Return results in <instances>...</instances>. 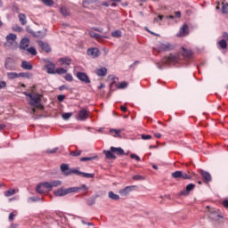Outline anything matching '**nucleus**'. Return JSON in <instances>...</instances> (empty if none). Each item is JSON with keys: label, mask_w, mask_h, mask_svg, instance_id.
I'll return each instance as SVG.
<instances>
[{"label": "nucleus", "mask_w": 228, "mask_h": 228, "mask_svg": "<svg viewBox=\"0 0 228 228\" xmlns=\"http://www.w3.org/2000/svg\"><path fill=\"white\" fill-rule=\"evenodd\" d=\"M59 63L61 65H70V63H72V59H70L69 57H62L59 59Z\"/></svg>", "instance_id": "nucleus-22"}, {"label": "nucleus", "mask_w": 228, "mask_h": 228, "mask_svg": "<svg viewBox=\"0 0 228 228\" xmlns=\"http://www.w3.org/2000/svg\"><path fill=\"white\" fill-rule=\"evenodd\" d=\"M159 51H170L172 49V45L170 43H166V44H160L159 45Z\"/></svg>", "instance_id": "nucleus-19"}, {"label": "nucleus", "mask_w": 228, "mask_h": 228, "mask_svg": "<svg viewBox=\"0 0 228 228\" xmlns=\"http://www.w3.org/2000/svg\"><path fill=\"white\" fill-rule=\"evenodd\" d=\"M178 62H179V56L175 54H169L168 56H166L161 60L162 64L157 63V67L160 70H163V69H165L164 65H175V63H178Z\"/></svg>", "instance_id": "nucleus-1"}, {"label": "nucleus", "mask_w": 228, "mask_h": 228, "mask_svg": "<svg viewBox=\"0 0 228 228\" xmlns=\"http://www.w3.org/2000/svg\"><path fill=\"white\" fill-rule=\"evenodd\" d=\"M134 188H136V186L134 185L126 186L124 189L119 190V193L120 195H123L124 197H126V195H129L130 191H133Z\"/></svg>", "instance_id": "nucleus-12"}, {"label": "nucleus", "mask_w": 228, "mask_h": 228, "mask_svg": "<svg viewBox=\"0 0 228 228\" xmlns=\"http://www.w3.org/2000/svg\"><path fill=\"white\" fill-rule=\"evenodd\" d=\"M223 38H224V40L228 41V33L227 32L223 33Z\"/></svg>", "instance_id": "nucleus-58"}, {"label": "nucleus", "mask_w": 228, "mask_h": 228, "mask_svg": "<svg viewBox=\"0 0 228 228\" xmlns=\"http://www.w3.org/2000/svg\"><path fill=\"white\" fill-rule=\"evenodd\" d=\"M218 45L221 49H227V41H225V39H222L218 42Z\"/></svg>", "instance_id": "nucleus-35"}, {"label": "nucleus", "mask_w": 228, "mask_h": 228, "mask_svg": "<svg viewBox=\"0 0 228 228\" xmlns=\"http://www.w3.org/2000/svg\"><path fill=\"white\" fill-rule=\"evenodd\" d=\"M53 194L55 197H65V195H67V189L60 188L57 191H54Z\"/></svg>", "instance_id": "nucleus-23"}, {"label": "nucleus", "mask_w": 228, "mask_h": 228, "mask_svg": "<svg viewBox=\"0 0 228 228\" xmlns=\"http://www.w3.org/2000/svg\"><path fill=\"white\" fill-rule=\"evenodd\" d=\"M95 74L99 77H104L108 74V69L106 68H101L95 70Z\"/></svg>", "instance_id": "nucleus-24"}, {"label": "nucleus", "mask_w": 228, "mask_h": 228, "mask_svg": "<svg viewBox=\"0 0 228 228\" xmlns=\"http://www.w3.org/2000/svg\"><path fill=\"white\" fill-rule=\"evenodd\" d=\"M3 88H6V82L0 81V90H3Z\"/></svg>", "instance_id": "nucleus-54"}, {"label": "nucleus", "mask_w": 228, "mask_h": 228, "mask_svg": "<svg viewBox=\"0 0 228 228\" xmlns=\"http://www.w3.org/2000/svg\"><path fill=\"white\" fill-rule=\"evenodd\" d=\"M23 94L26 95L27 97H29L31 99V96L33 95L32 94L23 92Z\"/></svg>", "instance_id": "nucleus-61"}, {"label": "nucleus", "mask_w": 228, "mask_h": 228, "mask_svg": "<svg viewBox=\"0 0 228 228\" xmlns=\"http://www.w3.org/2000/svg\"><path fill=\"white\" fill-rule=\"evenodd\" d=\"M45 68L47 70V74H56V65L52 61H47Z\"/></svg>", "instance_id": "nucleus-7"}, {"label": "nucleus", "mask_w": 228, "mask_h": 228, "mask_svg": "<svg viewBox=\"0 0 228 228\" xmlns=\"http://www.w3.org/2000/svg\"><path fill=\"white\" fill-rule=\"evenodd\" d=\"M29 47V38L24 37L21 39L20 43V49H23V51H26Z\"/></svg>", "instance_id": "nucleus-13"}, {"label": "nucleus", "mask_w": 228, "mask_h": 228, "mask_svg": "<svg viewBox=\"0 0 228 228\" xmlns=\"http://www.w3.org/2000/svg\"><path fill=\"white\" fill-rule=\"evenodd\" d=\"M18 17L21 26H26V24H28V20H26V14L20 13Z\"/></svg>", "instance_id": "nucleus-27"}, {"label": "nucleus", "mask_w": 228, "mask_h": 228, "mask_svg": "<svg viewBox=\"0 0 228 228\" xmlns=\"http://www.w3.org/2000/svg\"><path fill=\"white\" fill-rule=\"evenodd\" d=\"M64 79L69 83H72V81H74V77H72V74L68 73L64 76Z\"/></svg>", "instance_id": "nucleus-42"}, {"label": "nucleus", "mask_w": 228, "mask_h": 228, "mask_svg": "<svg viewBox=\"0 0 228 228\" xmlns=\"http://www.w3.org/2000/svg\"><path fill=\"white\" fill-rule=\"evenodd\" d=\"M122 133V130L120 129H115L111 128L110 130V134L114 137V138H122V135L120 134Z\"/></svg>", "instance_id": "nucleus-16"}, {"label": "nucleus", "mask_w": 228, "mask_h": 228, "mask_svg": "<svg viewBox=\"0 0 228 228\" xmlns=\"http://www.w3.org/2000/svg\"><path fill=\"white\" fill-rule=\"evenodd\" d=\"M111 37H113V38H120V37H122V31L115 30V31L111 32Z\"/></svg>", "instance_id": "nucleus-34"}, {"label": "nucleus", "mask_w": 228, "mask_h": 228, "mask_svg": "<svg viewBox=\"0 0 228 228\" xmlns=\"http://www.w3.org/2000/svg\"><path fill=\"white\" fill-rule=\"evenodd\" d=\"M50 183L52 184V188H56L58 186H61V181H60V180H54Z\"/></svg>", "instance_id": "nucleus-37"}, {"label": "nucleus", "mask_w": 228, "mask_h": 228, "mask_svg": "<svg viewBox=\"0 0 228 228\" xmlns=\"http://www.w3.org/2000/svg\"><path fill=\"white\" fill-rule=\"evenodd\" d=\"M21 69H24V70H32L33 64H31V62H29L28 61H22Z\"/></svg>", "instance_id": "nucleus-21"}, {"label": "nucleus", "mask_w": 228, "mask_h": 228, "mask_svg": "<svg viewBox=\"0 0 228 228\" xmlns=\"http://www.w3.org/2000/svg\"><path fill=\"white\" fill-rule=\"evenodd\" d=\"M60 12L64 17H69V15H70V12H69V9H67V7H61Z\"/></svg>", "instance_id": "nucleus-31"}, {"label": "nucleus", "mask_w": 228, "mask_h": 228, "mask_svg": "<svg viewBox=\"0 0 228 228\" xmlns=\"http://www.w3.org/2000/svg\"><path fill=\"white\" fill-rule=\"evenodd\" d=\"M109 199H111V200H118L120 199V196L118 194H115L112 191H109Z\"/></svg>", "instance_id": "nucleus-29"}, {"label": "nucleus", "mask_w": 228, "mask_h": 228, "mask_svg": "<svg viewBox=\"0 0 228 228\" xmlns=\"http://www.w3.org/2000/svg\"><path fill=\"white\" fill-rule=\"evenodd\" d=\"M61 172L65 175V177H69V175H72V174H77V168H69V164H61Z\"/></svg>", "instance_id": "nucleus-3"}, {"label": "nucleus", "mask_w": 228, "mask_h": 228, "mask_svg": "<svg viewBox=\"0 0 228 228\" xmlns=\"http://www.w3.org/2000/svg\"><path fill=\"white\" fill-rule=\"evenodd\" d=\"M222 12L223 13H227L228 12V4H223Z\"/></svg>", "instance_id": "nucleus-50"}, {"label": "nucleus", "mask_w": 228, "mask_h": 228, "mask_svg": "<svg viewBox=\"0 0 228 228\" xmlns=\"http://www.w3.org/2000/svg\"><path fill=\"white\" fill-rule=\"evenodd\" d=\"M223 206H224V208H228V200H224L223 201Z\"/></svg>", "instance_id": "nucleus-59"}, {"label": "nucleus", "mask_w": 228, "mask_h": 228, "mask_svg": "<svg viewBox=\"0 0 228 228\" xmlns=\"http://www.w3.org/2000/svg\"><path fill=\"white\" fill-rule=\"evenodd\" d=\"M37 44L43 51H45V53H51V46H49L48 43H45L44 41H38Z\"/></svg>", "instance_id": "nucleus-14"}, {"label": "nucleus", "mask_w": 228, "mask_h": 228, "mask_svg": "<svg viewBox=\"0 0 228 228\" xmlns=\"http://www.w3.org/2000/svg\"><path fill=\"white\" fill-rule=\"evenodd\" d=\"M81 191V188L79 187H70L66 189V193L69 195V193H78V191Z\"/></svg>", "instance_id": "nucleus-28"}, {"label": "nucleus", "mask_w": 228, "mask_h": 228, "mask_svg": "<svg viewBox=\"0 0 228 228\" xmlns=\"http://www.w3.org/2000/svg\"><path fill=\"white\" fill-rule=\"evenodd\" d=\"M8 79H17L19 78V73L16 72H7Z\"/></svg>", "instance_id": "nucleus-30"}, {"label": "nucleus", "mask_w": 228, "mask_h": 228, "mask_svg": "<svg viewBox=\"0 0 228 228\" xmlns=\"http://www.w3.org/2000/svg\"><path fill=\"white\" fill-rule=\"evenodd\" d=\"M110 151L111 152H116V154H118V156H124L125 152L124 150L122 148H115V147H110Z\"/></svg>", "instance_id": "nucleus-25"}, {"label": "nucleus", "mask_w": 228, "mask_h": 228, "mask_svg": "<svg viewBox=\"0 0 228 228\" xmlns=\"http://www.w3.org/2000/svg\"><path fill=\"white\" fill-rule=\"evenodd\" d=\"M13 216H14V215H13V213H11L10 215H9V220L12 222V220H13Z\"/></svg>", "instance_id": "nucleus-63"}, {"label": "nucleus", "mask_w": 228, "mask_h": 228, "mask_svg": "<svg viewBox=\"0 0 228 228\" xmlns=\"http://www.w3.org/2000/svg\"><path fill=\"white\" fill-rule=\"evenodd\" d=\"M29 54H32V56H37V49L35 47L31 46L29 48L26 49Z\"/></svg>", "instance_id": "nucleus-43"}, {"label": "nucleus", "mask_w": 228, "mask_h": 228, "mask_svg": "<svg viewBox=\"0 0 228 228\" xmlns=\"http://www.w3.org/2000/svg\"><path fill=\"white\" fill-rule=\"evenodd\" d=\"M117 86L118 88L124 89V88H127V84L126 82H121V83H118Z\"/></svg>", "instance_id": "nucleus-48"}, {"label": "nucleus", "mask_w": 228, "mask_h": 228, "mask_svg": "<svg viewBox=\"0 0 228 228\" xmlns=\"http://www.w3.org/2000/svg\"><path fill=\"white\" fill-rule=\"evenodd\" d=\"M40 188H45L46 190H52V184L51 182H45V183H40L39 184L37 185L36 191L37 193H45V191H40Z\"/></svg>", "instance_id": "nucleus-6"}, {"label": "nucleus", "mask_w": 228, "mask_h": 228, "mask_svg": "<svg viewBox=\"0 0 228 228\" xmlns=\"http://www.w3.org/2000/svg\"><path fill=\"white\" fill-rule=\"evenodd\" d=\"M89 36L92 37V38H95L96 40H99V38H102V37L98 34V33H95L94 32L93 30H90L89 31Z\"/></svg>", "instance_id": "nucleus-33"}, {"label": "nucleus", "mask_w": 228, "mask_h": 228, "mask_svg": "<svg viewBox=\"0 0 228 228\" xmlns=\"http://www.w3.org/2000/svg\"><path fill=\"white\" fill-rule=\"evenodd\" d=\"M171 177H173V179H191V175L190 174H186L185 172L183 171H175L171 174Z\"/></svg>", "instance_id": "nucleus-4"}, {"label": "nucleus", "mask_w": 228, "mask_h": 228, "mask_svg": "<svg viewBox=\"0 0 228 228\" xmlns=\"http://www.w3.org/2000/svg\"><path fill=\"white\" fill-rule=\"evenodd\" d=\"M6 42L4 44V47H12V45H15L17 44V35L13 33H10L5 37Z\"/></svg>", "instance_id": "nucleus-2"}, {"label": "nucleus", "mask_w": 228, "mask_h": 228, "mask_svg": "<svg viewBox=\"0 0 228 228\" xmlns=\"http://www.w3.org/2000/svg\"><path fill=\"white\" fill-rule=\"evenodd\" d=\"M195 190V184L189 183L185 190H183L180 191V195H183V197H187V195H190V191H193Z\"/></svg>", "instance_id": "nucleus-8"}, {"label": "nucleus", "mask_w": 228, "mask_h": 228, "mask_svg": "<svg viewBox=\"0 0 228 228\" xmlns=\"http://www.w3.org/2000/svg\"><path fill=\"white\" fill-rule=\"evenodd\" d=\"M130 158H131L132 159H135V161H141L140 156H138V155H136V154H134V153L131 154V155H130Z\"/></svg>", "instance_id": "nucleus-51"}, {"label": "nucleus", "mask_w": 228, "mask_h": 228, "mask_svg": "<svg viewBox=\"0 0 228 228\" xmlns=\"http://www.w3.org/2000/svg\"><path fill=\"white\" fill-rule=\"evenodd\" d=\"M55 74H59V75L67 74V69H65L63 68H57L55 69Z\"/></svg>", "instance_id": "nucleus-44"}, {"label": "nucleus", "mask_w": 228, "mask_h": 228, "mask_svg": "<svg viewBox=\"0 0 228 228\" xmlns=\"http://www.w3.org/2000/svg\"><path fill=\"white\" fill-rule=\"evenodd\" d=\"M78 188H80V190H88L86 184H83L81 187Z\"/></svg>", "instance_id": "nucleus-64"}, {"label": "nucleus", "mask_w": 228, "mask_h": 228, "mask_svg": "<svg viewBox=\"0 0 228 228\" xmlns=\"http://www.w3.org/2000/svg\"><path fill=\"white\" fill-rule=\"evenodd\" d=\"M94 159H97V156L93 157H82L80 161H94Z\"/></svg>", "instance_id": "nucleus-36"}, {"label": "nucleus", "mask_w": 228, "mask_h": 228, "mask_svg": "<svg viewBox=\"0 0 228 228\" xmlns=\"http://www.w3.org/2000/svg\"><path fill=\"white\" fill-rule=\"evenodd\" d=\"M94 30L98 31V33H102V28H94Z\"/></svg>", "instance_id": "nucleus-62"}, {"label": "nucleus", "mask_w": 228, "mask_h": 228, "mask_svg": "<svg viewBox=\"0 0 228 228\" xmlns=\"http://www.w3.org/2000/svg\"><path fill=\"white\" fill-rule=\"evenodd\" d=\"M58 101H60V102H61V101L65 100V95L64 94H61L57 96Z\"/></svg>", "instance_id": "nucleus-55"}, {"label": "nucleus", "mask_w": 228, "mask_h": 228, "mask_svg": "<svg viewBox=\"0 0 228 228\" xmlns=\"http://www.w3.org/2000/svg\"><path fill=\"white\" fill-rule=\"evenodd\" d=\"M29 104H31V106H38V104H40V98H38L37 95L32 94L30 96Z\"/></svg>", "instance_id": "nucleus-18"}, {"label": "nucleus", "mask_w": 228, "mask_h": 228, "mask_svg": "<svg viewBox=\"0 0 228 228\" xmlns=\"http://www.w3.org/2000/svg\"><path fill=\"white\" fill-rule=\"evenodd\" d=\"M87 54L91 56V58H97L101 54V51H99L98 48H89Z\"/></svg>", "instance_id": "nucleus-11"}, {"label": "nucleus", "mask_w": 228, "mask_h": 228, "mask_svg": "<svg viewBox=\"0 0 228 228\" xmlns=\"http://www.w3.org/2000/svg\"><path fill=\"white\" fill-rule=\"evenodd\" d=\"M200 175L203 177L206 183H211V174H209V172L200 170Z\"/></svg>", "instance_id": "nucleus-15"}, {"label": "nucleus", "mask_w": 228, "mask_h": 228, "mask_svg": "<svg viewBox=\"0 0 228 228\" xmlns=\"http://www.w3.org/2000/svg\"><path fill=\"white\" fill-rule=\"evenodd\" d=\"M141 138H142V140H151V138H152V135H151V134H142Z\"/></svg>", "instance_id": "nucleus-53"}, {"label": "nucleus", "mask_w": 228, "mask_h": 228, "mask_svg": "<svg viewBox=\"0 0 228 228\" xmlns=\"http://www.w3.org/2000/svg\"><path fill=\"white\" fill-rule=\"evenodd\" d=\"M175 17L176 19H181V12L177 11V12H175Z\"/></svg>", "instance_id": "nucleus-56"}, {"label": "nucleus", "mask_w": 228, "mask_h": 228, "mask_svg": "<svg viewBox=\"0 0 228 228\" xmlns=\"http://www.w3.org/2000/svg\"><path fill=\"white\" fill-rule=\"evenodd\" d=\"M45 6H53L54 4V0H41Z\"/></svg>", "instance_id": "nucleus-41"}, {"label": "nucleus", "mask_w": 228, "mask_h": 228, "mask_svg": "<svg viewBox=\"0 0 228 228\" xmlns=\"http://www.w3.org/2000/svg\"><path fill=\"white\" fill-rule=\"evenodd\" d=\"M76 77L81 83H85V85H89V83H91L90 77L85 72L78 71L77 72Z\"/></svg>", "instance_id": "nucleus-5"}, {"label": "nucleus", "mask_w": 228, "mask_h": 228, "mask_svg": "<svg viewBox=\"0 0 228 228\" xmlns=\"http://www.w3.org/2000/svg\"><path fill=\"white\" fill-rule=\"evenodd\" d=\"M88 118V110L86 109H82L78 111L77 120L85 121Z\"/></svg>", "instance_id": "nucleus-10"}, {"label": "nucleus", "mask_w": 228, "mask_h": 228, "mask_svg": "<svg viewBox=\"0 0 228 228\" xmlns=\"http://www.w3.org/2000/svg\"><path fill=\"white\" fill-rule=\"evenodd\" d=\"M187 35H190L188 30V24H183L182 28H180V30L177 33V37H186Z\"/></svg>", "instance_id": "nucleus-9"}, {"label": "nucleus", "mask_w": 228, "mask_h": 228, "mask_svg": "<svg viewBox=\"0 0 228 228\" xmlns=\"http://www.w3.org/2000/svg\"><path fill=\"white\" fill-rule=\"evenodd\" d=\"M183 56L184 58H191L193 56V52H191V50H187L185 48H183Z\"/></svg>", "instance_id": "nucleus-26"}, {"label": "nucleus", "mask_w": 228, "mask_h": 228, "mask_svg": "<svg viewBox=\"0 0 228 228\" xmlns=\"http://www.w3.org/2000/svg\"><path fill=\"white\" fill-rule=\"evenodd\" d=\"M13 63V59L12 58H7L5 61V69L7 70H13L15 67L12 65Z\"/></svg>", "instance_id": "nucleus-20"}, {"label": "nucleus", "mask_w": 228, "mask_h": 228, "mask_svg": "<svg viewBox=\"0 0 228 228\" xmlns=\"http://www.w3.org/2000/svg\"><path fill=\"white\" fill-rule=\"evenodd\" d=\"M38 200H40L39 197H29L28 198L27 202L31 204V202H38Z\"/></svg>", "instance_id": "nucleus-40"}, {"label": "nucleus", "mask_w": 228, "mask_h": 228, "mask_svg": "<svg viewBox=\"0 0 228 228\" xmlns=\"http://www.w3.org/2000/svg\"><path fill=\"white\" fill-rule=\"evenodd\" d=\"M70 117H72V113H70V112H66V113L62 114L63 120H69V118H70Z\"/></svg>", "instance_id": "nucleus-46"}, {"label": "nucleus", "mask_w": 228, "mask_h": 228, "mask_svg": "<svg viewBox=\"0 0 228 228\" xmlns=\"http://www.w3.org/2000/svg\"><path fill=\"white\" fill-rule=\"evenodd\" d=\"M165 18V16L163 15H159L157 18H154L153 21L157 22L158 24L161 25V23H159V21L163 20V19Z\"/></svg>", "instance_id": "nucleus-47"}, {"label": "nucleus", "mask_w": 228, "mask_h": 228, "mask_svg": "<svg viewBox=\"0 0 228 228\" xmlns=\"http://www.w3.org/2000/svg\"><path fill=\"white\" fill-rule=\"evenodd\" d=\"M81 151H70V156H73L74 158L77 157V156H81Z\"/></svg>", "instance_id": "nucleus-49"}, {"label": "nucleus", "mask_w": 228, "mask_h": 228, "mask_svg": "<svg viewBox=\"0 0 228 228\" xmlns=\"http://www.w3.org/2000/svg\"><path fill=\"white\" fill-rule=\"evenodd\" d=\"M133 181H145V177L142 175H135L132 177Z\"/></svg>", "instance_id": "nucleus-38"}, {"label": "nucleus", "mask_w": 228, "mask_h": 228, "mask_svg": "<svg viewBox=\"0 0 228 228\" xmlns=\"http://www.w3.org/2000/svg\"><path fill=\"white\" fill-rule=\"evenodd\" d=\"M46 152L48 154H56V152H58V147L53 148V150H47Z\"/></svg>", "instance_id": "nucleus-52"}, {"label": "nucleus", "mask_w": 228, "mask_h": 228, "mask_svg": "<svg viewBox=\"0 0 228 228\" xmlns=\"http://www.w3.org/2000/svg\"><path fill=\"white\" fill-rule=\"evenodd\" d=\"M120 110H121V111H123L124 113H126V111H127V107L122 105V106L120 107Z\"/></svg>", "instance_id": "nucleus-57"}, {"label": "nucleus", "mask_w": 228, "mask_h": 228, "mask_svg": "<svg viewBox=\"0 0 228 228\" xmlns=\"http://www.w3.org/2000/svg\"><path fill=\"white\" fill-rule=\"evenodd\" d=\"M76 174L77 175H81L82 177H86V179H94L95 175L94 174L81 172V171H78L77 169Z\"/></svg>", "instance_id": "nucleus-17"}, {"label": "nucleus", "mask_w": 228, "mask_h": 228, "mask_svg": "<svg viewBox=\"0 0 228 228\" xmlns=\"http://www.w3.org/2000/svg\"><path fill=\"white\" fill-rule=\"evenodd\" d=\"M5 197H12V195H15V189H9L4 192Z\"/></svg>", "instance_id": "nucleus-39"}, {"label": "nucleus", "mask_w": 228, "mask_h": 228, "mask_svg": "<svg viewBox=\"0 0 228 228\" xmlns=\"http://www.w3.org/2000/svg\"><path fill=\"white\" fill-rule=\"evenodd\" d=\"M105 156L108 159H115V154L111 151H104Z\"/></svg>", "instance_id": "nucleus-32"}, {"label": "nucleus", "mask_w": 228, "mask_h": 228, "mask_svg": "<svg viewBox=\"0 0 228 228\" xmlns=\"http://www.w3.org/2000/svg\"><path fill=\"white\" fill-rule=\"evenodd\" d=\"M18 77H27V79H29L31 76L28 75V73L20 72V73H18Z\"/></svg>", "instance_id": "nucleus-45"}, {"label": "nucleus", "mask_w": 228, "mask_h": 228, "mask_svg": "<svg viewBox=\"0 0 228 228\" xmlns=\"http://www.w3.org/2000/svg\"><path fill=\"white\" fill-rule=\"evenodd\" d=\"M59 90L62 91V90H67V86L63 85V86H61L59 87Z\"/></svg>", "instance_id": "nucleus-60"}]
</instances>
